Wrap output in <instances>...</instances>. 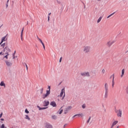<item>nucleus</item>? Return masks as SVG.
Returning a JSON list of instances; mask_svg holds the SVG:
<instances>
[{
    "instance_id": "1",
    "label": "nucleus",
    "mask_w": 128,
    "mask_h": 128,
    "mask_svg": "<svg viewBox=\"0 0 128 128\" xmlns=\"http://www.w3.org/2000/svg\"><path fill=\"white\" fill-rule=\"evenodd\" d=\"M104 89H105V94L104 98H108V84L106 83L104 84Z\"/></svg>"
},
{
    "instance_id": "2",
    "label": "nucleus",
    "mask_w": 128,
    "mask_h": 128,
    "mask_svg": "<svg viewBox=\"0 0 128 128\" xmlns=\"http://www.w3.org/2000/svg\"><path fill=\"white\" fill-rule=\"evenodd\" d=\"M84 52L86 54H88V52H90V47L88 46H84Z\"/></svg>"
},
{
    "instance_id": "3",
    "label": "nucleus",
    "mask_w": 128,
    "mask_h": 128,
    "mask_svg": "<svg viewBox=\"0 0 128 128\" xmlns=\"http://www.w3.org/2000/svg\"><path fill=\"white\" fill-rule=\"evenodd\" d=\"M50 94V90H46V94H42V98H43V100H44V98H48V96Z\"/></svg>"
},
{
    "instance_id": "4",
    "label": "nucleus",
    "mask_w": 128,
    "mask_h": 128,
    "mask_svg": "<svg viewBox=\"0 0 128 128\" xmlns=\"http://www.w3.org/2000/svg\"><path fill=\"white\" fill-rule=\"evenodd\" d=\"M80 76L84 78L86 76H90L89 72H82L80 73Z\"/></svg>"
},
{
    "instance_id": "5",
    "label": "nucleus",
    "mask_w": 128,
    "mask_h": 128,
    "mask_svg": "<svg viewBox=\"0 0 128 128\" xmlns=\"http://www.w3.org/2000/svg\"><path fill=\"white\" fill-rule=\"evenodd\" d=\"M72 108V106H68L64 110V114H68V112H70V110Z\"/></svg>"
},
{
    "instance_id": "6",
    "label": "nucleus",
    "mask_w": 128,
    "mask_h": 128,
    "mask_svg": "<svg viewBox=\"0 0 128 128\" xmlns=\"http://www.w3.org/2000/svg\"><path fill=\"white\" fill-rule=\"evenodd\" d=\"M116 112L117 113V116H120V118H122V110H115Z\"/></svg>"
},
{
    "instance_id": "7",
    "label": "nucleus",
    "mask_w": 128,
    "mask_h": 128,
    "mask_svg": "<svg viewBox=\"0 0 128 128\" xmlns=\"http://www.w3.org/2000/svg\"><path fill=\"white\" fill-rule=\"evenodd\" d=\"M36 38L38 40H40V42H41V44L44 48V49L46 50V46H44V42H42V40L40 38H38V36H36Z\"/></svg>"
},
{
    "instance_id": "8",
    "label": "nucleus",
    "mask_w": 128,
    "mask_h": 128,
    "mask_svg": "<svg viewBox=\"0 0 128 128\" xmlns=\"http://www.w3.org/2000/svg\"><path fill=\"white\" fill-rule=\"evenodd\" d=\"M3 52H10L12 50H10V49L8 46H6L5 48H4Z\"/></svg>"
},
{
    "instance_id": "9",
    "label": "nucleus",
    "mask_w": 128,
    "mask_h": 128,
    "mask_svg": "<svg viewBox=\"0 0 128 128\" xmlns=\"http://www.w3.org/2000/svg\"><path fill=\"white\" fill-rule=\"evenodd\" d=\"M45 128H52V125L50 124V123H46Z\"/></svg>"
},
{
    "instance_id": "10",
    "label": "nucleus",
    "mask_w": 128,
    "mask_h": 128,
    "mask_svg": "<svg viewBox=\"0 0 128 128\" xmlns=\"http://www.w3.org/2000/svg\"><path fill=\"white\" fill-rule=\"evenodd\" d=\"M6 36H8V34H6L4 36L2 37V38L1 42H0V45L4 42H6Z\"/></svg>"
},
{
    "instance_id": "11",
    "label": "nucleus",
    "mask_w": 128,
    "mask_h": 128,
    "mask_svg": "<svg viewBox=\"0 0 128 128\" xmlns=\"http://www.w3.org/2000/svg\"><path fill=\"white\" fill-rule=\"evenodd\" d=\"M5 62L8 66H12V64L10 62L5 60Z\"/></svg>"
},
{
    "instance_id": "12",
    "label": "nucleus",
    "mask_w": 128,
    "mask_h": 128,
    "mask_svg": "<svg viewBox=\"0 0 128 128\" xmlns=\"http://www.w3.org/2000/svg\"><path fill=\"white\" fill-rule=\"evenodd\" d=\"M43 104H44V106H48V104H50V102L44 100V101Z\"/></svg>"
},
{
    "instance_id": "13",
    "label": "nucleus",
    "mask_w": 128,
    "mask_h": 128,
    "mask_svg": "<svg viewBox=\"0 0 128 128\" xmlns=\"http://www.w3.org/2000/svg\"><path fill=\"white\" fill-rule=\"evenodd\" d=\"M114 42H116V40H113L112 42L109 41L108 43H107V45L108 46H110L112 44H114Z\"/></svg>"
},
{
    "instance_id": "14",
    "label": "nucleus",
    "mask_w": 128,
    "mask_h": 128,
    "mask_svg": "<svg viewBox=\"0 0 128 128\" xmlns=\"http://www.w3.org/2000/svg\"><path fill=\"white\" fill-rule=\"evenodd\" d=\"M50 106H53V108H55L56 106V102L54 101L53 102H51L50 103Z\"/></svg>"
},
{
    "instance_id": "15",
    "label": "nucleus",
    "mask_w": 128,
    "mask_h": 128,
    "mask_svg": "<svg viewBox=\"0 0 128 128\" xmlns=\"http://www.w3.org/2000/svg\"><path fill=\"white\" fill-rule=\"evenodd\" d=\"M76 116H84V114H75L73 116H72V118H76Z\"/></svg>"
},
{
    "instance_id": "16",
    "label": "nucleus",
    "mask_w": 128,
    "mask_h": 128,
    "mask_svg": "<svg viewBox=\"0 0 128 128\" xmlns=\"http://www.w3.org/2000/svg\"><path fill=\"white\" fill-rule=\"evenodd\" d=\"M64 94H66V92H64V88H62V90L60 94V96L62 98V96L64 95Z\"/></svg>"
},
{
    "instance_id": "17",
    "label": "nucleus",
    "mask_w": 128,
    "mask_h": 128,
    "mask_svg": "<svg viewBox=\"0 0 128 128\" xmlns=\"http://www.w3.org/2000/svg\"><path fill=\"white\" fill-rule=\"evenodd\" d=\"M38 108L39 109V110H46L48 107H44V108H40V106H37Z\"/></svg>"
},
{
    "instance_id": "18",
    "label": "nucleus",
    "mask_w": 128,
    "mask_h": 128,
    "mask_svg": "<svg viewBox=\"0 0 128 128\" xmlns=\"http://www.w3.org/2000/svg\"><path fill=\"white\" fill-rule=\"evenodd\" d=\"M0 86H4V88H6V84H4V81L1 82L0 83Z\"/></svg>"
},
{
    "instance_id": "19",
    "label": "nucleus",
    "mask_w": 128,
    "mask_h": 128,
    "mask_svg": "<svg viewBox=\"0 0 128 128\" xmlns=\"http://www.w3.org/2000/svg\"><path fill=\"white\" fill-rule=\"evenodd\" d=\"M64 106H62L61 108H60V112H59V114H62V112H64V110H62V108H63Z\"/></svg>"
},
{
    "instance_id": "20",
    "label": "nucleus",
    "mask_w": 128,
    "mask_h": 128,
    "mask_svg": "<svg viewBox=\"0 0 128 128\" xmlns=\"http://www.w3.org/2000/svg\"><path fill=\"white\" fill-rule=\"evenodd\" d=\"M103 16H101L98 19V20H97V22L98 24L99 22H100V20H102V18Z\"/></svg>"
},
{
    "instance_id": "21",
    "label": "nucleus",
    "mask_w": 128,
    "mask_h": 128,
    "mask_svg": "<svg viewBox=\"0 0 128 128\" xmlns=\"http://www.w3.org/2000/svg\"><path fill=\"white\" fill-rule=\"evenodd\" d=\"M118 120H116V121H114V122H113V123L112 124V126H116V124H118Z\"/></svg>"
},
{
    "instance_id": "22",
    "label": "nucleus",
    "mask_w": 128,
    "mask_h": 128,
    "mask_svg": "<svg viewBox=\"0 0 128 128\" xmlns=\"http://www.w3.org/2000/svg\"><path fill=\"white\" fill-rule=\"evenodd\" d=\"M112 80H114V74H113L110 76V79L112 80Z\"/></svg>"
},
{
    "instance_id": "23",
    "label": "nucleus",
    "mask_w": 128,
    "mask_h": 128,
    "mask_svg": "<svg viewBox=\"0 0 128 128\" xmlns=\"http://www.w3.org/2000/svg\"><path fill=\"white\" fill-rule=\"evenodd\" d=\"M124 69L122 70V74L120 76L121 78H122V76H124Z\"/></svg>"
},
{
    "instance_id": "24",
    "label": "nucleus",
    "mask_w": 128,
    "mask_h": 128,
    "mask_svg": "<svg viewBox=\"0 0 128 128\" xmlns=\"http://www.w3.org/2000/svg\"><path fill=\"white\" fill-rule=\"evenodd\" d=\"M26 120H30V118L28 116V115H26Z\"/></svg>"
},
{
    "instance_id": "25",
    "label": "nucleus",
    "mask_w": 128,
    "mask_h": 128,
    "mask_svg": "<svg viewBox=\"0 0 128 128\" xmlns=\"http://www.w3.org/2000/svg\"><path fill=\"white\" fill-rule=\"evenodd\" d=\"M52 118L53 120H56L58 118V117L56 115L52 116Z\"/></svg>"
},
{
    "instance_id": "26",
    "label": "nucleus",
    "mask_w": 128,
    "mask_h": 128,
    "mask_svg": "<svg viewBox=\"0 0 128 128\" xmlns=\"http://www.w3.org/2000/svg\"><path fill=\"white\" fill-rule=\"evenodd\" d=\"M44 92V88H42L40 90V94H42Z\"/></svg>"
},
{
    "instance_id": "27",
    "label": "nucleus",
    "mask_w": 128,
    "mask_h": 128,
    "mask_svg": "<svg viewBox=\"0 0 128 128\" xmlns=\"http://www.w3.org/2000/svg\"><path fill=\"white\" fill-rule=\"evenodd\" d=\"M50 14H52V13H49L48 14V22H50Z\"/></svg>"
},
{
    "instance_id": "28",
    "label": "nucleus",
    "mask_w": 128,
    "mask_h": 128,
    "mask_svg": "<svg viewBox=\"0 0 128 128\" xmlns=\"http://www.w3.org/2000/svg\"><path fill=\"white\" fill-rule=\"evenodd\" d=\"M126 94H128V86H126Z\"/></svg>"
},
{
    "instance_id": "29",
    "label": "nucleus",
    "mask_w": 128,
    "mask_h": 128,
    "mask_svg": "<svg viewBox=\"0 0 128 128\" xmlns=\"http://www.w3.org/2000/svg\"><path fill=\"white\" fill-rule=\"evenodd\" d=\"M90 118H92V117H91V116H90V117H89V118H88V120H87V122H86L87 124H88V122H90Z\"/></svg>"
},
{
    "instance_id": "30",
    "label": "nucleus",
    "mask_w": 128,
    "mask_h": 128,
    "mask_svg": "<svg viewBox=\"0 0 128 128\" xmlns=\"http://www.w3.org/2000/svg\"><path fill=\"white\" fill-rule=\"evenodd\" d=\"M25 112L26 114H30V112H28V109L25 110Z\"/></svg>"
},
{
    "instance_id": "31",
    "label": "nucleus",
    "mask_w": 128,
    "mask_h": 128,
    "mask_svg": "<svg viewBox=\"0 0 128 128\" xmlns=\"http://www.w3.org/2000/svg\"><path fill=\"white\" fill-rule=\"evenodd\" d=\"M1 46H3V48L6 46V43H3L2 44Z\"/></svg>"
},
{
    "instance_id": "32",
    "label": "nucleus",
    "mask_w": 128,
    "mask_h": 128,
    "mask_svg": "<svg viewBox=\"0 0 128 128\" xmlns=\"http://www.w3.org/2000/svg\"><path fill=\"white\" fill-rule=\"evenodd\" d=\"M6 58V60H8V55H6L4 57V58Z\"/></svg>"
},
{
    "instance_id": "33",
    "label": "nucleus",
    "mask_w": 128,
    "mask_h": 128,
    "mask_svg": "<svg viewBox=\"0 0 128 128\" xmlns=\"http://www.w3.org/2000/svg\"><path fill=\"white\" fill-rule=\"evenodd\" d=\"M114 81L112 80V86L114 88Z\"/></svg>"
},
{
    "instance_id": "34",
    "label": "nucleus",
    "mask_w": 128,
    "mask_h": 128,
    "mask_svg": "<svg viewBox=\"0 0 128 128\" xmlns=\"http://www.w3.org/2000/svg\"><path fill=\"white\" fill-rule=\"evenodd\" d=\"M48 90H50V86H48Z\"/></svg>"
},
{
    "instance_id": "35",
    "label": "nucleus",
    "mask_w": 128,
    "mask_h": 128,
    "mask_svg": "<svg viewBox=\"0 0 128 128\" xmlns=\"http://www.w3.org/2000/svg\"><path fill=\"white\" fill-rule=\"evenodd\" d=\"M82 108H86V104H82Z\"/></svg>"
},
{
    "instance_id": "36",
    "label": "nucleus",
    "mask_w": 128,
    "mask_h": 128,
    "mask_svg": "<svg viewBox=\"0 0 128 128\" xmlns=\"http://www.w3.org/2000/svg\"><path fill=\"white\" fill-rule=\"evenodd\" d=\"M8 52H6L5 53V54H6V56H10V54H8Z\"/></svg>"
},
{
    "instance_id": "37",
    "label": "nucleus",
    "mask_w": 128,
    "mask_h": 128,
    "mask_svg": "<svg viewBox=\"0 0 128 128\" xmlns=\"http://www.w3.org/2000/svg\"><path fill=\"white\" fill-rule=\"evenodd\" d=\"M114 14H116V12H114L112 13V14H110V15H109L110 16H110H114Z\"/></svg>"
},
{
    "instance_id": "38",
    "label": "nucleus",
    "mask_w": 128,
    "mask_h": 128,
    "mask_svg": "<svg viewBox=\"0 0 128 128\" xmlns=\"http://www.w3.org/2000/svg\"><path fill=\"white\" fill-rule=\"evenodd\" d=\"M62 57H61L59 60L60 62H62Z\"/></svg>"
},
{
    "instance_id": "39",
    "label": "nucleus",
    "mask_w": 128,
    "mask_h": 128,
    "mask_svg": "<svg viewBox=\"0 0 128 128\" xmlns=\"http://www.w3.org/2000/svg\"><path fill=\"white\" fill-rule=\"evenodd\" d=\"M102 74H104L106 72V70H104V69H103L102 70Z\"/></svg>"
},
{
    "instance_id": "40",
    "label": "nucleus",
    "mask_w": 128,
    "mask_h": 128,
    "mask_svg": "<svg viewBox=\"0 0 128 128\" xmlns=\"http://www.w3.org/2000/svg\"><path fill=\"white\" fill-rule=\"evenodd\" d=\"M8 3H6V8H8Z\"/></svg>"
},
{
    "instance_id": "41",
    "label": "nucleus",
    "mask_w": 128,
    "mask_h": 128,
    "mask_svg": "<svg viewBox=\"0 0 128 128\" xmlns=\"http://www.w3.org/2000/svg\"><path fill=\"white\" fill-rule=\"evenodd\" d=\"M23 34H24V30H22V32H21V34H22V36Z\"/></svg>"
},
{
    "instance_id": "42",
    "label": "nucleus",
    "mask_w": 128,
    "mask_h": 128,
    "mask_svg": "<svg viewBox=\"0 0 128 128\" xmlns=\"http://www.w3.org/2000/svg\"><path fill=\"white\" fill-rule=\"evenodd\" d=\"M2 112L0 114V118H2Z\"/></svg>"
},
{
    "instance_id": "43",
    "label": "nucleus",
    "mask_w": 128,
    "mask_h": 128,
    "mask_svg": "<svg viewBox=\"0 0 128 128\" xmlns=\"http://www.w3.org/2000/svg\"><path fill=\"white\" fill-rule=\"evenodd\" d=\"M56 2H58V4H60V1H58V0H56Z\"/></svg>"
},
{
    "instance_id": "44",
    "label": "nucleus",
    "mask_w": 128,
    "mask_h": 128,
    "mask_svg": "<svg viewBox=\"0 0 128 128\" xmlns=\"http://www.w3.org/2000/svg\"><path fill=\"white\" fill-rule=\"evenodd\" d=\"M65 96H66V94H64L63 97L62 98V100H64V98Z\"/></svg>"
},
{
    "instance_id": "45",
    "label": "nucleus",
    "mask_w": 128,
    "mask_h": 128,
    "mask_svg": "<svg viewBox=\"0 0 128 128\" xmlns=\"http://www.w3.org/2000/svg\"><path fill=\"white\" fill-rule=\"evenodd\" d=\"M12 59L13 60H14V58H16V56H12Z\"/></svg>"
},
{
    "instance_id": "46",
    "label": "nucleus",
    "mask_w": 128,
    "mask_h": 128,
    "mask_svg": "<svg viewBox=\"0 0 128 128\" xmlns=\"http://www.w3.org/2000/svg\"><path fill=\"white\" fill-rule=\"evenodd\" d=\"M16 54V51L14 52V53L12 54V56H15Z\"/></svg>"
},
{
    "instance_id": "47",
    "label": "nucleus",
    "mask_w": 128,
    "mask_h": 128,
    "mask_svg": "<svg viewBox=\"0 0 128 128\" xmlns=\"http://www.w3.org/2000/svg\"><path fill=\"white\" fill-rule=\"evenodd\" d=\"M68 125V124H65L64 126V128H66V126Z\"/></svg>"
},
{
    "instance_id": "48",
    "label": "nucleus",
    "mask_w": 128,
    "mask_h": 128,
    "mask_svg": "<svg viewBox=\"0 0 128 128\" xmlns=\"http://www.w3.org/2000/svg\"><path fill=\"white\" fill-rule=\"evenodd\" d=\"M20 38H21L22 40V34L20 35Z\"/></svg>"
},
{
    "instance_id": "49",
    "label": "nucleus",
    "mask_w": 128,
    "mask_h": 128,
    "mask_svg": "<svg viewBox=\"0 0 128 128\" xmlns=\"http://www.w3.org/2000/svg\"><path fill=\"white\" fill-rule=\"evenodd\" d=\"M0 120L4 121V119L2 118L0 119Z\"/></svg>"
},
{
    "instance_id": "50",
    "label": "nucleus",
    "mask_w": 128,
    "mask_h": 128,
    "mask_svg": "<svg viewBox=\"0 0 128 128\" xmlns=\"http://www.w3.org/2000/svg\"><path fill=\"white\" fill-rule=\"evenodd\" d=\"M10 2V0H8L6 2V4H8V2Z\"/></svg>"
},
{
    "instance_id": "51",
    "label": "nucleus",
    "mask_w": 128,
    "mask_h": 128,
    "mask_svg": "<svg viewBox=\"0 0 128 128\" xmlns=\"http://www.w3.org/2000/svg\"><path fill=\"white\" fill-rule=\"evenodd\" d=\"M110 18V15L108 16L107 18Z\"/></svg>"
},
{
    "instance_id": "52",
    "label": "nucleus",
    "mask_w": 128,
    "mask_h": 128,
    "mask_svg": "<svg viewBox=\"0 0 128 128\" xmlns=\"http://www.w3.org/2000/svg\"><path fill=\"white\" fill-rule=\"evenodd\" d=\"M24 64L26 66H28V65L26 63H24Z\"/></svg>"
},
{
    "instance_id": "53",
    "label": "nucleus",
    "mask_w": 128,
    "mask_h": 128,
    "mask_svg": "<svg viewBox=\"0 0 128 128\" xmlns=\"http://www.w3.org/2000/svg\"><path fill=\"white\" fill-rule=\"evenodd\" d=\"M114 128V126L112 125L110 128Z\"/></svg>"
},
{
    "instance_id": "54",
    "label": "nucleus",
    "mask_w": 128,
    "mask_h": 128,
    "mask_svg": "<svg viewBox=\"0 0 128 128\" xmlns=\"http://www.w3.org/2000/svg\"><path fill=\"white\" fill-rule=\"evenodd\" d=\"M2 54V52H0V54Z\"/></svg>"
},
{
    "instance_id": "55",
    "label": "nucleus",
    "mask_w": 128,
    "mask_h": 128,
    "mask_svg": "<svg viewBox=\"0 0 128 128\" xmlns=\"http://www.w3.org/2000/svg\"><path fill=\"white\" fill-rule=\"evenodd\" d=\"M26 68L27 70H28V66H26Z\"/></svg>"
},
{
    "instance_id": "56",
    "label": "nucleus",
    "mask_w": 128,
    "mask_h": 128,
    "mask_svg": "<svg viewBox=\"0 0 128 128\" xmlns=\"http://www.w3.org/2000/svg\"><path fill=\"white\" fill-rule=\"evenodd\" d=\"M102 0H98V2H100Z\"/></svg>"
},
{
    "instance_id": "57",
    "label": "nucleus",
    "mask_w": 128,
    "mask_h": 128,
    "mask_svg": "<svg viewBox=\"0 0 128 128\" xmlns=\"http://www.w3.org/2000/svg\"><path fill=\"white\" fill-rule=\"evenodd\" d=\"M2 24L0 26V28H2Z\"/></svg>"
},
{
    "instance_id": "58",
    "label": "nucleus",
    "mask_w": 128,
    "mask_h": 128,
    "mask_svg": "<svg viewBox=\"0 0 128 128\" xmlns=\"http://www.w3.org/2000/svg\"><path fill=\"white\" fill-rule=\"evenodd\" d=\"M22 30H24V28H23Z\"/></svg>"
},
{
    "instance_id": "59",
    "label": "nucleus",
    "mask_w": 128,
    "mask_h": 128,
    "mask_svg": "<svg viewBox=\"0 0 128 128\" xmlns=\"http://www.w3.org/2000/svg\"><path fill=\"white\" fill-rule=\"evenodd\" d=\"M60 84H62V82H60L59 84H58V85L60 86Z\"/></svg>"
},
{
    "instance_id": "60",
    "label": "nucleus",
    "mask_w": 128,
    "mask_h": 128,
    "mask_svg": "<svg viewBox=\"0 0 128 128\" xmlns=\"http://www.w3.org/2000/svg\"><path fill=\"white\" fill-rule=\"evenodd\" d=\"M28 24V22H27V24Z\"/></svg>"
},
{
    "instance_id": "61",
    "label": "nucleus",
    "mask_w": 128,
    "mask_h": 128,
    "mask_svg": "<svg viewBox=\"0 0 128 128\" xmlns=\"http://www.w3.org/2000/svg\"><path fill=\"white\" fill-rule=\"evenodd\" d=\"M119 127H118V126L117 127H116V128H118Z\"/></svg>"
},
{
    "instance_id": "62",
    "label": "nucleus",
    "mask_w": 128,
    "mask_h": 128,
    "mask_svg": "<svg viewBox=\"0 0 128 128\" xmlns=\"http://www.w3.org/2000/svg\"><path fill=\"white\" fill-rule=\"evenodd\" d=\"M84 8H86V6H84Z\"/></svg>"
},
{
    "instance_id": "63",
    "label": "nucleus",
    "mask_w": 128,
    "mask_h": 128,
    "mask_svg": "<svg viewBox=\"0 0 128 128\" xmlns=\"http://www.w3.org/2000/svg\"><path fill=\"white\" fill-rule=\"evenodd\" d=\"M54 58H56V55H54Z\"/></svg>"
}]
</instances>
